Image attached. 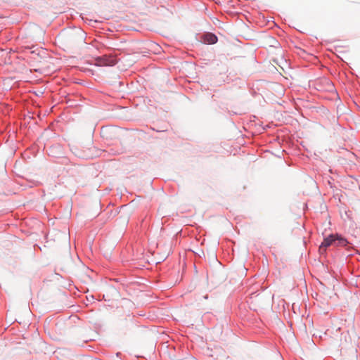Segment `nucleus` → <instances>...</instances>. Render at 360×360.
<instances>
[{
    "label": "nucleus",
    "instance_id": "1",
    "mask_svg": "<svg viewBox=\"0 0 360 360\" xmlns=\"http://www.w3.org/2000/svg\"><path fill=\"white\" fill-rule=\"evenodd\" d=\"M333 243L336 244L337 245L345 246L347 245V241L345 239L342 238H335L333 235H330L328 238H325L322 242L319 248L320 251L324 250L326 248L331 245Z\"/></svg>",
    "mask_w": 360,
    "mask_h": 360
},
{
    "label": "nucleus",
    "instance_id": "2",
    "mask_svg": "<svg viewBox=\"0 0 360 360\" xmlns=\"http://www.w3.org/2000/svg\"><path fill=\"white\" fill-rule=\"evenodd\" d=\"M63 45L75 44L78 42L77 35L75 32H70L60 39Z\"/></svg>",
    "mask_w": 360,
    "mask_h": 360
},
{
    "label": "nucleus",
    "instance_id": "3",
    "mask_svg": "<svg viewBox=\"0 0 360 360\" xmlns=\"http://www.w3.org/2000/svg\"><path fill=\"white\" fill-rule=\"evenodd\" d=\"M200 41L206 44H213L217 42V37L212 33H205L202 35Z\"/></svg>",
    "mask_w": 360,
    "mask_h": 360
},
{
    "label": "nucleus",
    "instance_id": "4",
    "mask_svg": "<svg viewBox=\"0 0 360 360\" xmlns=\"http://www.w3.org/2000/svg\"><path fill=\"white\" fill-rule=\"evenodd\" d=\"M99 65H113L115 64V59L114 58H99L98 59Z\"/></svg>",
    "mask_w": 360,
    "mask_h": 360
}]
</instances>
